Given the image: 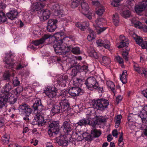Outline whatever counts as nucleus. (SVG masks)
<instances>
[{"label": "nucleus", "mask_w": 147, "mask_h": 147, "mask_svg": "<svg viewBox=\"0 0 147 147\" xmlns=\"http://www.w3.org/2000/svg\"><path fill=\"white\" fill-rule=\"evenodd\" d=\"M94 108L97 110L103 111L108 107L109 105V102L107 99L101 98L94 100L92 103Z\"/></svg>", "instance_id": "nucleus-4"}, {"label": "nucleus", "mask_w": 147, "mask_h": 147, "mask_svg": "<svg viewBox=\"0 0 147 147\" xmlns=\"http://www.w3.org/2000/svg\"><path fill=\"white\" fill-rule=\"evenodd\" d=\"M58 144L63 146H65L68 145V142L67 140H59L58 142Z\"/></svg>", "instance_id": "nucleus-46"}, {"label": "nucleus", "mask_w": 147, "mask_h": 147, "mask_svg": "<svg viewBox=\"0 0 147 147\" xmlns=\"http://www.w3.org/2000/svg\"><path fill=\"white\" fill-rule=\"evenodd\" d=\"M140 129L142 131L144 135L147 136V126L145 125H143L141 127Z\"/></svg>", "instance_id": "nucleus-52"}, {"label": "nucleus", "mask_w": 147, "mask_h": 147, "mask_svg": "<svg viewBox=\"0 0 147 147\" xmlns=\"http://www.w3.org/2000/svg\"><path fill=\"white\" fill-rule=\"evenodd\" d=\"M133 37L136 43L139 45H140L141 43L143 41V40L141 37L137 36L135 34L133 35Z\"/></svg>", "instance_id": "nucleus-35"}, {"label": "nucleus", "mask_w": 147, "mask_h": 147, "mask_svg": "<svg viewBox=\"0 0 147 147\" xmlns=\"http://www.w3.org/2000/svg\"><path fill=\"white\" fill-rule=\"evenodd\" d=\"M27 65V64H26L24 63L20 62L18 64L16 67V69L17 70H20L26 67Z\"/></svg>", "instance_id": "nucleus-44"}, {"label": "nucleus", "mask_w": 147, "mask_h": 147, "mask_svg": "<svg viewBox=\"0 0 147 147\" xmlns=\"http://www.w3.org/2000/svg\"><path fill=\"white\" fill-rule=\"evenodd\" d=\"M133 67L134 70L139 74H145L144 70L143 68L140 67L139 65L135 63H134Z\"/></svg>", "instance_id": "nucleus-27"}, {"label": "nucleus", "mask_w": 147, "mask_h": 147, "mask_svg": "<svg viewBox=\"0 0 147 147\" xmlns=\"http://www.w3.org/2000/svg\"><path fill=\"white\" fill-rule=\"evenodd\" d=\"M79 0H73L70 6L71 7L75 8L79 5Z\"/></svg>", "instance_id": "nucleus-45"}, {"label": "nucleus", "mask_w": 147, "mask_h": 147, "mask_svg": "<svg viewBox=\"0 0 147 147\" xmlns=\"http://www.w3.org/2000/svg\"><path fill=\"white\" fill-rule=\"evenodd\" d=\"M69 69L72 68L71 73V75L73 76H76L78 71V67L75 64H74L73 65H71L69 68Z\"/></svg>", "instance_id": "nucleus-28"}, {"label": "nucleus", "mask_w": 147, "mask_h": 147, "mask_svg": "<svg viewBox=\"0 0 147 147\" xmlns=\"http://www.w3.org/2000/svg\"><path fill=\"white\" fill-rule=\"evenodd\" d=\"M13 56L10 53H7L6 54V56L4 60V61L7 65V67L9 68H12L14 64L15 63L14 60L13 59Z\"/></svg>", "instance_id": "nucleus-9"}, {"label": "nucleus", "mask_w": 147, "mask_h": 147, "mask_svg": "<svg viewBox=\"0 0 147 147\" xmlns=\"http://www.w3.org/2000/svg\"><path fill=\"white\" fill-rule=\"evenodd\" d=\"M13 85L15 86H17L19 85L20 84V82L17 77L14 78L13 79Z\"/></svg>", "instance_id": "nucleus-54"}, {"label": "nucleus", "mask_w": 147, "mask_h": 147, "mask_svg": "<svg viewBox=\"0 0 147 147\" xmlns=\"http://www.w3.org/2000/svg\"><path fill=\"white\" fill-rule=\"evenodd\" d=\"M120 42L119 45L118 46L119 48H121L128 46L129 41L128 38L123 35H121L119 36Z\"/></svg>", "instance_id": "nucleus-13"}, {"label": "nucleus", "mask_w": 147, "mask_h": 147, "mask_svg": "<svg viewBox=\"0 0 147 147\" xmlns=\"http://www.w3.org/2000/svg\"><path fill=\"white\" fill-rule=\"evenodd\" d=\"M121 118L122 116L121 115H117L115 117V127L118 128L119 126Z\"/></svg>", "instance_id": "nucleus-37"}, {"label": "nucleus", "mask_w": 147, "mask_h": 147, "mask_svg": "<svg viewBox=\"0 0 147 147\" xmlns=\"http://www.w3.org/2000/svg\"><path fill=\"white\" fill-rule=\"evenodd\" d=\"M63 11L61 9L58 11L56 12L55 13H54V14L58 18H60L64 16Z\"/></svg>", "instance_id": "nucleus-51"}, {"label": "nucleus", "mask_w": 147, "mask_h": 147, "mask_svg": "<svg viewBox=\"0 0 147 147\" xmlns=\"http://www.w3.org/2000/svg\"><path fill=\"white\" fill-rule=\"evenodd\" d=\"M19 110L21 114L26 116H28L31 114L32 111L30 107L25 103H23L19 106Z\"/></svg>", "instance_id": "nucleus-6"}, {"label": "nucleus", "mask_w": 147, "mask_h": 147, "mask_svg": "<svg viewBox=\"0 0 147 147\" xmlns=\"http://www.w3.org/2000/svg\"><path fill=\"white\" fill-rule=\"evenodd\" d=\"M10 76L9 72L8 71H6L4 74V78L5 80H9Z\"/></svg>", "instance_id": "nucleus-57"}, {"label": "nucleus", "mask_w": 147, "mask_h": 147, "mask_svg": "<svg viewBox=\"0 0 147 147\" xmlns=\"http://www.w3.org/2000/svg\"><path fill=\"white\" fill-rule=\"evenodd\" d=\"M102 62L105 65H108L111 62V60L109 57L106 56H104L102 57Z\"/></svg>", "instance_id": "nucleus-41"}, {"label": "nucleus", "mask_w": 147, "mask_h": 147, "mask_svg": "<svg viewBox=\"0 0 147 147\" xmlns=\"http://www.w3.org/2000/svg\"><path fill=\"white\" fill-rule=\"evenodd\" d=\"M102 26H96L95 28L96 31L97 32V34H100L102 32L104 31L106 29V28L105 27H102Z\"/></svg>", "instance_id": "nucleus-47"}, {"label": "nucleus", "mask_w": 147, "mask_h": 147, "mask_svg": "<svg viewBox=\"0 0 147 147\" xmlns=\"http://www.w3.org/2000/svg\"><path fill=\"white\" fill-rule=\"evenodd\" d=\"M105 42V40L103 41L101 39H99L96 41V43L98 46L102 47Z\"/></svg>", "instance_id": "nucleus-59"}, {"label": "nucleus", "mask_w": 147, "mask_h": 147, "mask_svg": "<svg viewBox=\"0 0 147 147\" xmlns=\"http://www.w3.org/2000/svg\"><path fill=\"white\" fill-rule=\"evenodd\" d=\"M105 43H104L102 46L104 47L105 48L109 49L110 48V46L109 44L110 43L109 40H105Z\"/></svg>", "instance_id": "nucleus-53"}, {"label": "nucleus", "mask_w": 147, "mask_h": 147, "mask_svg": "<svg viewBox=\"0 0 147 147\" xmlns=\"http://www.w3.org/2000/svg\"><path fill=\"white\" fill-rule=\"evenodd\" d=\"M63 41L62 43H59L53 45L55 51L56 52H61L63 53V51L64 50L67 46L66 44H63Z\"/></svg>", "instance_id": "nucleus-14"}, {"label": "nucleus", "mask_w": 147, "mask_h": 147, "mask_svg": "<svg viewBox=\"0 0 147 147\" xmlns=\"http://www.w3.org/2000/svg\"><path fill=\"white\" fill-rule=\"evenodd\" d=\"M139 116L143 123H147V105L143 107V110Z\"/></svg>", "instance_id": "nucleus-16"}, {"label": "nucleus", "mask_w": 147, "mask_h": 147, "mask_svg": "<svg viewBox=\"0 0 147 147\" xmlns=\"http://www.w3.org/2000/svg\"><path fill=\"white\" fill-rule=\"evenodd\" d=\"M81 5L82 9L81 12H86L88 11L89 9V6L88 4L84 0L81 1Z\"/></svg>", "instance_id": "nucleus-26"}, {"label": "nucleus", "mask_w": 147, "mask_h": 147, "mask_svg": "<svg viewBox=\"0 0 147 147\" xmlns=\"http://www.w3.org/2000/svg\"><path fill=\"white\" fill-rule=\"evenodd\" d=\"M57 20L56 19H50L49 20L47 27V30L49 32H54L57 28Z\"/></svg>", "instance_id": "nucleus-7"}, {"label": "nucleus", "mask_w": 147, "mask_h": 147, "mask_svg": "<svg viewBox=\"0 0 147 147\" xmlns=\"http://www.w3.org/2000/svg\"><path fill=\"white\" fill-rule=\"evenodd\" d=\"M106 84L107 86L111 89V90L114 92H115V85L111 81H107L106 83Z\"/></svg>", "instance_id": "nucleus-36"}, {"label": "nucleus", "mask_w": 147, "mask_h": 147, "mask_svg": "<svg viewBox=\"0 0 147 147\" xmlns=\"http://www.w3.org/2000/svg\"><path fill=\"white\" fill-rule=\"evenodd\" d=\"M63 125L64 127L63 131L65 133V134H68L69 132L71 131L72 130L70 123L67 121H65L63 123Z\"/></svg>", "instance_id": "nucleus-21"}, {"label": "nucleus", "mask_w": 147, "mask_h": 147, "mask_svg": "<svg viewBox=\"0 0 147 147\" xmlns=\"http://www.w3.org/2000/svg\"><path fill=\"white\" fill-rule=\"evenodd\" d=\"M72 49V47L71 46H67L66 48L64 51H63V53L65 54L70 52L71 49Z\"/></svg>", "instance_id": "nucleus-60"}, {"label": "nucleus", "mask_w": 147, "mask_h": 147, "mask_svg": "<svg viewBox=\"0 0 147 147\" xmlns=\"http://www.w3.org/2000/svg\"><path fill=\"white\" fill-rule=\"evenodd\" d=\"M85 84L87 88L90 90L96 89L99 93H103L104 92L103 86L99 84L95 78L93 77L88 78L85 81Z\"/></svg>", "instance_id": "nucleus-2"}, {"label": "nucleus", "mask_w": 147, "mask_h": 147, "mask_svg": "<svg viewBox=\"0 0 147 147\" xmlns=\"http://www.w3.org/2000/svg\"><path fill=\"white\" fill-rule=\"evenodd\" d=\"M115 59L119 64H123V59L121 57L119 56H117L115 57Z\"/></svg>", "instance_id": "nucleus-58"}, {"label": "nucleus", "mask_w": 147, "mask_h": 147, "mask_svg": "<svg viewBox=\"0 0 147 147\" xmlns=\"http://www.w3.org/2000/svg\"><path fill=\"white\" fill-rule=\"evenodd\" d=\"M11 89V86L9 83L6 84L1 90V94H4L5 96H9V93Z\"/></svg>", "instance_id": "nucleus-17"}, {"label": "nucleus", "mask_w": 147, "mask_h": 147, "mask_svg": "<svg viewBox=\"0 0 147 147\" xmlns=\"http://www.w3.org/2000/svg\"><path fill=\"white\" fill-rule=\"evenodd\" d=\"M49 129L48 132L50 136L53 135V134H57L59 130V126L58 121H53L49 125Z\"/></svg>", "instance_id": "nucleus-5"}, {"label": "nucleus", "mask_w": 147, "mask_h": 147, "mask_svg": "<svg viewBox=\"0 0 147 147\" xmlns=\"http://www.w3.org/2000/svg\"><path fill=\"white\" fill-rule=\"evenodd\" d=\"M68 77L65 74H61L57 76V82L61 86H65L66 85V81L68 79Z\"/></svg>", "instance_id": "nucleus-10"}, {"label": "nucleus", "mask_w": 147, "mask_h": 147, "mask_svg": "<svg viewBox=\"0 0 147 147\" xmlns=\"http://www.w3.org/2000/svg\"><path fill=\"white\" fill-rule=\"evenodd\" d=\"M78 68L80 71H82L84 70H87L88 69V67L86 65H84L81 66Z\"/></svg>", "instance_id": "nucleus-62"}, {"label": "nucleus", "mask_w": 147, "mask_h": 147, "mask_svg": "<svg viewBox=\"0 0 147 147\" xmlns=\"http://www.w3.org/2000/svg\"><path fill=\"white\" fill-rule=\"evenodd\" d=\"M143 25L142 23L139 21L136 22L134 23V26L137 28L141 29Z\"/></svg>", "instance_id": "nucleus-55"}, {"label": "nucleus", "mask_w": 147, "mask_h": 147, "mask_svg": "<svg viewBox=\"0 0 147 147\" xmlns=\"http://www.w3.org/2000/svg\"><path fill=\"white\" fill-rule=\"evenodd\" d=\"M51 8L54 13L61 9L59 5L57 3H55L52 5Z\"/></svg>", "instance_id": "nucleus-39"}, {"label": "nucleus", "mask_w": 147, "mask_h": 147, "mask_svg": "<svg viewBox=\"0 0 147 147\" xmlns=\"http://www.w3.org/2000/svg\"><path fill=\"white\" fill-rule=\"evenodd\" d=\"M17 96H16V97L13 96H11L9 97V102L10 104H14L17 100Z\"/></svg>", "instance_id": "nucleus-49"}, {"label": "nucleus", "mask_w": 147, "mask_h": 147, "mask_svg": "<svg viewBox=\"0 0 147 147\" xmlns=\"http://www.w3.org/2000/svg\"><path fill=\"white\" fill-rule=\"evenodd\" d=\"M32 107L35 115L33 121H36L38 125H43L46 121L44 120V114L41 112L43 110V106L42 104L41 100H38L36 101Z\"/></svg>", "instance_id": "nucleus-1"}, {"label": "nucleus", "mask_w": 147, "mask_h": 147, "mask_svg": "<svg viewBox=\"0 0 147 147\" xmlns=\"http://www.w3.org/2000/svg\"><path fill=\"white\" fill-rule=\"evenodd\" d=\"M113 22L116 26H118L119 22V18L117 14L116 13L113 15Z\"/></svg>", "instance_id": "nucleus-34"}, {"label": "nucleus", "mask_w": 147, "mask_h": 147, "mask_svg": "<svg viewBox=\"0 0 147 147\" xmlns=\"http://www.w3.org/2000/svg\"><path fill=\"white\" fill-rule=\"evenodd\" d=\"M77 124L81 126H85L87 124H90V121L89 119H82L79 120Z\"/></svg>", "instance_id": "nucleus-32"}, {"label": "nucleus", "mask_w": 147, "mask_h": 147, "mask_svg": "<svg viewBox=\"0 0 147 147\" xmlns=\"http://www.w3.org/2000/svg\"><path fill=\"white\" fill-rule=\"evenodd\" d=\"M121 14L124 18L129 17L131 15V13L129 10H125L121 11Z\"/></svg>", "instance_id": "nucleus-42"}, {"label": "nucleus", "mask_w": 147, "mask_h": 147, "mask_svg": "<svg viewBox=\"0 0 147 147\" xmlns=\"http://www.w3.org/2000/svg\"><path fill=\"white\" fill-rule=\"evenodd\" d=\"M54 37L56 40L55 44L59 43H62L63 41H64L68 37H67L63 32H57L54 35Z\"/></svg>", "instance_id": "nucleus-12"}, {"label": "nucleus", "mask_w": 147, "mask_h": 147, "mask_svg": "<svg viewBox=\"0 0 147 147\" xmlns=\"http://www.w3.org/2000/svg\"><path fill=\"white\" fill-rule=\"evenodd\" d=\"M18 12L14 10H11L7 13V17L10 19L13 20L16 18L18 16Z\"/></svg>", "instance_id": "nucleus-25"}, {"label": "nucleus", "mask_w": 147, "mask_h": 147, "mask_svg": "<svg viewBox=\"0 0 147 147\" xmlns=\"http://www.w3.org/2000/svg\"><path fill=\"white\" fill-rule=\"evenodd\" d=\"M5 8V6L2 5L1 3L0 4V23H3L6 22L7 18L5 14L1 11L2 9Z\"/></svg>", "instance_id": "nucleus-20"}, {"label": "nucleus", "mask_w": 147, "mask_h": 147, "mask_svg": "<svg viewBox=\"0 0 147 147\" xmlns=\"http://www.w3.org/2000/svg\"><path fill=\"white\" fill-rule=\"evenodd\" d=\"M91 134L94 137H98L101 134V132L99 130L94 129L91 131Z\"/></svg>", "instance_id": "nucleus-40"}, {"label": "nucleus", "mask_w": 147, "mask_h": 147, "mask_svg": "<svg viewBox=\"0 0 147 147\" xmlns=\"http://www.w3.org/2000/svg\"><path fill=\"white\" fill-rule=\"evenodd\" d=\"M127 71H123L122 75H121L120 78L121 81L124 84H126L127 82Z\"/></svg>", "instance_id": "nucleus-30"}, {"label": "nucleus", "mask_w": 147, "mask_h": 147, "mask_svg": "<svg viewBox=\"0 0 147 147\" xmlns=\"http://www.w3.org/2000/svg\"><path fill=\"white\" fill-rule=\"evenodd\" d=\"M51 35L49 34H44L40 39L36 40L33 42V43L36 46L43 44L45 41L51 37Z\"/></svg>", "instance_id": "nucleus-15"}, {"label": "nucleus", "mask_w": 147, "mask_h": 147, "mask_svg": "<svg viewBox=\"0 0 147 147\" xmlns=\"http://www.w3.org/2000/svg\"><path fill=\"white\" fill-rule=\"evenodd\" d=\"M9 136L8 135H4L1 138V141L2 142L4 145L7 144L9 141Z\"/></svg>", "instance_id": "nucleus-38"}, {"label": "nucleus", "mask_w": 147, "mask_h": 147, "mask_svg": "<svg viewBox=\"0 0 147 147\" xmlns=\"http://www.w3.org/2000/svg\"><path fill=\"white\" fill-rule=\"evenodd\" d=\"M88 29L90 34L87 36V39L88 41H91L95 38L96 34L91 28H88Z\"/></svg>", "instance_id": "nucleus-31"}, {"label": "nucleus", "mask_w": 147, "mask_h": 147, "mask_svg": "<svg viewBox=\"0 0 147 147\" xmlns=\"http://www.w3.org/2000/svg\"><path fill=\"white\" fill-rule=\"evenodd\" d=\"M42 16L44 20H46L50 17L51 12L48 9H43L42 11Z\"/></svg>", "instance_id": "nucleus-24"}, {"label": "nucleus", "mask_w": 147, "mask_h": 147, "mask_svg": "<svg viewBox=\"0 0 147 147\" xmlns=\"http://www.w3.org/2000/svg\"><path fill=\"white\" fill-rule=\"evenodd\" d=\"M44 5L40 3H35L32 5V9L33 11H37L43 8Z\"/></svg>", "instance_id": "nucleus-22"}, {"label": "nucleus", "mask_w": 147, "mask_h": 147, "mask_svg": "<svg viewBox=\"0 0 147 147\" xmlns=\"http://www.w3.org/2000/svg\"><path fill=\"white\" fill-rule=\"evenodd\" d=\"M4 94H1L0 97V109L5 106L8 100L9 97Z\"/></svg>", "instance_id": "nucleus-18"}, {"label": "nucleus", "mask_w": 147, "mask_h": 147, "mask_svg": "<svg viewBox=\"0 0 147 147\" xmlns=\"http://www.w3.org/2000/svg\"><path fill=\"white\" fill-rule=\"evenodd\" d=\"M128 54V51H124L123 53V57L126 61L128 60V57H127Z\"/></svg>", "instance_id": "nucleus-61"}, {"label": "nucleus", "mask_w": 147, "mask_h": 147, "mask_svg": "<svg viewBox=\"0 0 147 147\" xmlns=\"http://www.w3.org/2000/svg\"><path fill=\"white\" fill-rule=\"evenodd\" d=\"M86 12L88 13L87 14L86 13V12H82V13L83 14H84L86 17L87 18L89 19L90 20L92 19V13L89 12H88V11Z\"/></svg>", "instance_id": "nucleus-56"}, {"label": "nucleus", "mask_w": 147, "mask_h": 147, "mask_svg": "<svg viewBox=\"0 0 147 147\" xmlns=\"http://www.w3.org/2000/svg\"><path fill=\"white\" fill-rule=\"evenodd\" d=\"M71 52L73 54L76 55L79 54L80 53V50L79 48L76 47L73 48L72 47Z\"/></svg>", "instance_id": "nucleus-48"}, {"label": "nucleus", "mask_w": 147, "mask_h": 147, "mask_svg": "<svg viewBox=\"0 0 147 147\" xmlns=\"http://www.w3.org/2000/svg\"><path fill=\"white\" fill-rule=\"evenodd\" d=\"M105 11V9L103 7H101L98 8V9L96 11V14L99 16L102 15Z\"/></svg>", "instance_id": "nucleus-43"}, {"label": "nucleus", "mask_w": 147, "mask_h": 147, "mask_svg": "<svg viewBox=\"0 0 147 147\" xmlns=\"http://www.w3.org/2000/svg\"><path fill=\"white\" fill-rule=\"evenodd\" d=\"M23 90V88L21 86H19L15 89V93L16 96H18Z\"/></svg>", "instance_id": "nucleus-50"}, {"label": "nucleus", "mask_w": 147, "mask_h": 147, "mask_svg": "<svg viewBox=\"0 0 147 147\" xmlns=\"http://www.w3.org/2000/svg\"><path fill=\"white\" fill-rule=\"evenodd\" d=\"M140 46H141L143 49H146L147 48V41H143Z\"/></svg>", "instance_id": "nucleus-64"}, {"label": "nucleus", "mask_w": 147, "mask_h": 147, "mask_svg": "<svg viewBox=\"0 0 147 147\" xmlns=\"http://www.w3.org/2000/svg\"><path fill=\"white\" fill-rule=\"evenodd\" d=\"M88 52L89 56L91 57H94L96 59H98L99 57V55L92 48H90L88 50Z\"/></svg>", "instance_id": "nucleus-29"}, {"label": "nucleus", "mask_w": 147, "mask_h": 147, "mask_svg": "<svg viewBox=\"0 0 147 147\" xmlns=\"http://www.w3.org/2000/svg\"><path fill=\"white\" fill-rule=\"evenodd\" d=\"M83 90L79 87H72L69 90V94L72 96H76L82 95Z\"/></svg>", "instance_id": "nucleus-8"}, {"label": "nucleus", "mask_w": 147, "mask_h": 147, "mask_svg": "<svg viewBox=\"0 0 147 147\" xmlns=\"http://www.w3.org/2000/svg\"><path fill=\"white\" fill-rule=\"evenodd\" d=\"M146 7L147 8V5L143 3H139L135 6V11L137 13H139L143 11Z\"/></svg>", "instance_id": "nucleus-19"}, {"label": "nucleus", "mask_w": 147, "mask_h": 147, "mask_svg": "<svg viewBox=\"0 0 147 147\" xmlns=\"http://www.w3.org/2000/svg\"><path fill=\"white\" fill-rule=\"evenodd\" d=\"M89 25L88 22H84L82 23L78 22L76 24V26L82 31H84Z\"/></svg>", "instance_id": "nucleus-23"}, {"label": "nucleus", "mask_w": 147, "mask_h": 147, "mask_svg": "<svg viewBox=\"0 0 147 147\" xmlns=\"http://www.w3.org/2000/svg\"><path fill=\"white\" fill-rule=\"evenodd\" d=\"M57 90L55 88H49L44 91V93L49 98H52L56 97L57 95Z\"/></svg>", "instance_id": "nucleus-11"}, {"label": "nucleus", "mask_w": 147, "mask_h": 147, "mask_svg": "<svg viewBox=\"0 0 147 147\" xmlns=\"http://www.w3.org/2000/svg\"><path fill=\"white\" fill-rule=\"evenodd\" d=\"M69 107V104L67 100L64 99L59 103L58 105H53L51 111L53 113L56 114L67 111Z\"/></svg>", "instance_id": "nucleus-3"}, {"label": "nucleus", "mask_w": 147, "mask_h": 147, "mask_svg": "<svg viewBox=\"0 0 147 147\" xmlns=\"http://www.w3.org/2000/svg\"><path fill=\"white\" fill-rule=\"evenodd\" d=\"M60 93V94L58 95L59 98L62 97L64 98L63 100H61L62 101L64 99L66 100L65 98L69 96L68 95L69 94V90L68 91L65 90H63L62 91H61Z\"/></svg>", "instance_id": "nucleus-33"}, {"label": "nucleus", "mask_w": 147, "mask_h": 147, "mask_svg": "<svg viewBox=\"0 0 147 147\" xmlns=\"http://www.w3.org/2000/svg\"><path fill=\"white\" fill-rule=\"evenodd\" d=\"M101 0H92L93 5L97 6L100 4V2Z\"/></svg>", "instance_id": "nucleus-63"}]
</instances>
